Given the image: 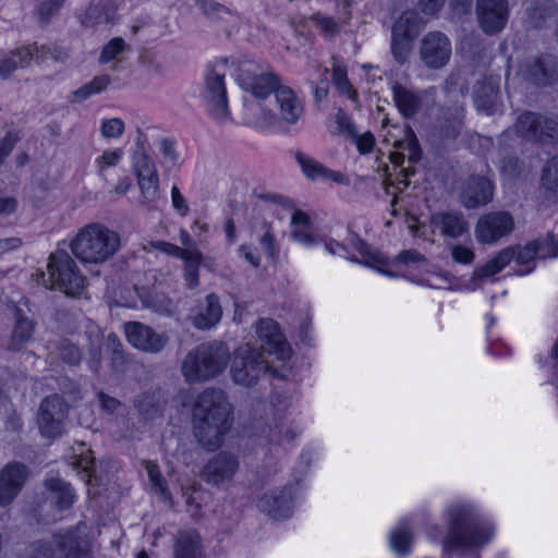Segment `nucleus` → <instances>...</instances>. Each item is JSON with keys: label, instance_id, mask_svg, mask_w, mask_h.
Masks as SVG:
<instances>
[{"label": "nucleus", "instance_id": "nucleus-31", "mask_svg": "<svg viewBox=\"0 0 558 558\" xmlns=\"http://www.w3.org/2000/svg\"><path fill=\"white\" fill-rule=\"evenodd\" d=\"M45 486L50 492V497L59 510L69 509L73 505L75 495L70 483L59 477H50L45 481Z\"/></svg>", "mask_w": 558, "mask_h": 558}, {"label": "nucleus", "instance_id": "nucleus-58", "mask_svg": "<svg viewBox=\"0 0 558 558\" xmlns=\"http://www.w3.org/2000/svg\"><path fill=\"white\" fill-rule=\"evenodd\" d=\"M123 150L121 148H117L113 150H105L101 156L96 159V165L98 167V174L104 177V172L109 167L117 166L122 159Z\"/></svg>", "mask_w": 558, "mask_h": 558}, {"label": "nucleus", "instance_id": "nucleus-5", "mask_svg": "<svg viewBox=\"0 0 558 558\" xmlns=\"http://www.w3.org/2000/svg\"><path fill=\"white\" fill-rule=\"evenodd\" d=\"M48 279H44L47 288L63 291L70 296H80L86 288V278L80 272L76 263L64 250H58L49 257L47 265ZM45 278V274L41 272Z\"/></svg>", "mask_w": 558, "mask_h": 558}, {"label": "nucleus", "instance_id": "nucleus-11", "mask_svg": "<svg viewBox=\"0 0 558 558\" xmlns=\"http://www.w3.org/2000/svg\"><path fill=\"white\" fill-rule=\"evenodd\" d=\"M451 54V41L448 36L441 32H428L420 41V61L428 70H440L445 68L449 63Z\"/></svg>", "mask_w": 558, "mask_h": 558}, {"label": "nucleus", "instance_id": "nucleus-57", "mask_svg": "<svg viewBox=\"0 0 558 558\" xmlns=\"http://www.w3.org/2000/svg\"><path fill=\"white\" fill-rule=\"evenodd\" d=\"M109 21V15L101 5H92L86 10L82 24L85 27H95L100 24H108Z\"/></svg>", "mask_w": 558, "mask_h": 558}, {"label": "nucleus", "instance_id": "nucleus-19", "mask_svg": "<svg viewBox=\"0 0 558 558\" xmlns=\"http://www.w3.org/2000/svg\"><path fill=\"white\" fill-rule=\"evenodd\" d=\"M521 73L536 86L550 85L558 76V60L551 54L534 58L523 64Z\"/></svg>", "mask_w": 558, "mask_h": 558}, {"label": "nucleus", "instance_id": "nucleus-59", "mask_svg": "<svg viewBox=\"0 0 558 558\" xmlns=\"http://www.w3.org/2000/svg\"><path fill=\"white\" fill-rule=\"evenodd\" d=\"M267 437L270 444L282 445L284 441H292L295 433L284 424H276L275 427H269Z\"/></svg>", "mask_w": 558, "mask_h": 558}, {"label": "nucleus", "instance_id": "nucleus-27", "mask_svg": "<svg viewBox=\"0 0 558 558\" xmlns=\"http://www.w3.org/2000/svg\"><path fill=\"white\" fill-rule=\"evenodd\" d=\"M392 96L396 107L405 119L413 118L422 108V97L418 93L395 83Z\"/></svg>", "mask_w": 558, "mask_h": 558}, {"label": "nucleus", "instance_id": "nucleus-25", "mask_svg": "<svg viewBox=\"0 0 558 558\" xmlns=\"http://www.w3.org/2000/svg\"><path fill=\"white\" fill-rule=\"evenodd\" d=\"M499 94V77L485 76L474 87V101L476 108L487 114L495 112Z\"/></svg>", "mask_w": 558, "mask_h": 558}, {"label": "nucleus", "instance_id": "nucleus-18", "mask_svg": "<svg viewBox=\"0 0 558 558\" xmlns=\"http://www.w3.org/2000/svg\"><path fill=\"white\" fill-rule=\"evenodd\" d=\"M476 14L486 34H497L504 29L508 20L507 0H477Z\"/></svg>", "mask_w": 558, "mask_h": 558}, {"label": "nucleus", "instance_id": "nucleus-6", "mask_svg": "<svg viewBox=\"0 0 558 558\" xmlns=\"http://www.w3.org/2000/svg\"><path fill=\"white\" fill-rule=\"evenodd\" d=\"M510 131L531 143L554 144L558 142V118L524 111L507 132Z\"/></svg>", "mask_w": 558, "mask_h": 558}, {"label": "nucleus", "instance_id": "nucleus-61", "mask_svg": "<svg viewBox=\"0 0 558 558\" xmlns=\"http://www.w3.org/2000/svg\"><path fill=\"white\" fill-rule=\"evenodd\" d=\"M59 389L72 402H76L82 399V390L80 385L69 377H62L59 380Z\"/></svg>", "mask_w": 558, "mask_h": 558}, {"label": "nucleus", "instance_id": "nucleus-32", "mask_svg": "<svg viewBox=\"0 0 558 558\" xmlns=\"http://www.w3.org/2000/svg\"><path fill=\"white\" fill-rule=\"evenodd\" d=\"M413 538L412 524L405 519L400 521V523L391 531L389 542L395 553L400 556H405L411 551Z\"/></svg>", "mask_w": 558, "mask_h": 558}, {"label": "nucleus", "instance_id": "nucleus-23", "mask_svg": "<svg viewBox=\"0 0 558 558\" xmlns=\"http://www.w3.org/2000/svg\"><path fill=\"white\" fill-rule=\"evenodd\" d=\"M222 317V306L219 296L215 293L208 294L203 302L196 306L191 314L192 325L199 330H207L215 327Z\"/></svg>", "mask_w": 558, "mask_h": 558}, {"label": "nucleus", "instance_id": "nucleus-62", "mask_svg": "<svg viewBox=\"0 0 558 558\" xmlns=\"http://www.w3.org/2000/svg\"><path fill=\"white\" fill-rule=\"evenodd\" d=\"M146 470H147L148 477L153 484L155 492L159 493L162 496H166L167 488H166L162 475L158 469V465L149 462L146 465Z\"/></svg>", "mask_w": 558, "mask_h": 558}, {"label": "nucleus", "instance_id": "nucleus-20", "mask_svg": "<svg viewBox=\"0 0 558 558\" xmlns=\"http://www.w3.org/2000/svg\"><path fill=\"white\" fill-rule=\"evenodd\" d=\"M257 507L274 520L289 519L293 512L291 488L283 487L265 494L258 500Z\"/></svg>", "mask_w": 558, "mask_h": 558}, {"label": "nucleus", "instance_id": "nucleus-7", "mask_svg": "<svg viewBox=\"0 0 558 558\" xmlns=\"http://www.w3.org/2000/svg\"><path fill=\"white\" fill-rule=\"evenodd\" d=\"M228 60H221L207 66L205 77V99L210 116L219 121L229 118L228 99L225 86V75Z\"/></svg>", "mask_w": 558, "mask_h": 558}, {"label": "nucleus", "instance_id": "nucleus-21", "mask_svg": "<svg viewBox=\"0 0 558 558\" xmlns=\"http://www.w3.org/2000/svg\"><path fill=\"white\" fill-rule=\"evenodd\" d=\"M493 194L494 186L488 179L481 175H472L465 181L460 199L465 208L473 209L489 203Z\"/></svg>", "mask_w": 558, "mask_h": 558}, {"label": "nucleus", "instance_id": "nucleus-37", "mask_svg": "<svg viewBox=\"0 0 558 558\" xmlns=\"http://www.w3.org/2000/svg\"><path fill=\"white\" fill-rule=\"evenodd\" d=\"M424 24L425 21L415 10H408L395 22L391 32L415 39Z\"/></svg>", "mask_w": 558, "mask_h": 558}, {"label": "nucleus", "instance_id": "nucleus-64", "mask_svg": "<svg viewBox=\"0 0 558 558\" xmlns=\"http://www.w3.org/2000/svg\"><path fill=\"white\" fill-rule=\"evenodd\" d=\"M450 251L452 259L457 263L469 265L474 260L475 254L468 246L456 244L451 246Z\"/></svg>", "mask_w": 558, "mask_h": 558}, {"label": "nucleus", "instance_id": "nucleus-9", "mask_svg": "<svg viewBox=\"0 0 558 558\" xmlns=\"http://www.w3.org/2000/svg\"><path fill=\"white\" fill-rule=\"evenodd\" d=\"M53 545L64 554V558L93 557L87 539L80 536L77 531H69L64 534H56L52 543L41 541L33 543L29 558H53Z\"/></svg>", "mask_w": 558, "mask_h": 558}, {"label": "nucleus", "instance_id": "nucleus-46", "mask_svg": "<svg viewBox=\"0 0 558 558\" xmlns=\"http://www.w3.org/2000/svg\"><path fill=\"white\" fill-rule=\"evenodd\" d=\"M414 40L391 32V53L398 63L403 64L408 60Z\"/></svg>", "mask_w": 558, "mask_h": 558}, {"label": "nucleus", "instance_id": "nucleus-10", "mask_svg": "<svg viewBox=\"0 0 558 558\" xmlns=\"http://www.w3.org/2000/svg\"><path fill=\"white\" fill-rule=\"evenodd\" d=\"M69 407L57 393L47 396L39 404L37 423L40 434L47 438H58L63 434Z\"/></svg>", "mask_w": 558, "mask_h": 558}, {"label": "nucleus", "instance_id": "nucleus-14", "mask_svg": "<svg viewBox=\"0 0 558 558\" xmlns=\"http://www.w3.org/2000/svg\"><path fill=\"white\" fill-rule=\"evenodd\" d=\"M124 332L131 345L146 353H159L169 341L166 333L157 332L140 322L125 323Z\"/></svg>", "mask_w": 558, "mask_h": 558}, {"label": "nucleus", "instance_id": "nucleus-36", "mask_svg": "<svg viewBox=\"0 0 558 558\" xmlns=\"http://www.w3.org/2000/svg\"><path fill=\"white\" fill-rule=\"evenodd\" d=\"M29 49H14L0 59V78L8 80L17 69L29 65Z\"/></svg>", "mask_w": 558, "mask_h": 558}, {"label": "nucleus", "instance_id": "nucleus-35", "mask_svg": "<svg viewBox=\"0 0 558 558\" xmlns=\"http://www.w3.org/2000/svg\"><path fill=\"white\" fill-rule=\"evenodd\" d=\"M541 187L546 199L550 203H558V155L543 168Z\"/></svg>", "mask_w": 558, "mask_h": 558}, {"label": "nucleus", "instance_id": "nucleus-50", "mask_svg": "<svg viewBox=\"0 0 558 558\" xmlns=\"http://www.w3.org/2000/svg\"><path fill=\"white\" fill-rule=\"evenodd\" d=\"M74 460L71 462L73 468L78 471V474L82 475V478L85 481L87 485H92L94 472H95V459L88 453H81L73 458Z\"/></svg>", "mask_w": 558, "mask_h": 558}, {"label": "nucleus", "instance_id": "nucleus-54", "mask_svg": "<svg viewBox=\"0 0 558 558\" xmlns=\"http://www.w3.org/2000/svg\"><path fill=\"white\" fill-rule=\"evenodd\" d=\"M107 349L111 352V363L116 369L121 368L126 362L123 353V344L116 333H109L107 337Z\"/></svg>", "mask_w": 558, "mask_h": 558}, {"label": "nucleus", "instance_id": "nucleus-48", "mask_svg": "<svg viewBox=\"0 0 558 558\" xmlns=\"http://www.w3.org/2000/svg\"><path fill=\"white\" fill-rule=\"evenodd\" d=\"M133 168L137 179L157 177L155 162L144 150H136L133 156Z\"/></svg>", "mask_w": 558, "mask_h": 558}, {"label": "nucleus", "instance_id": "nucleus-52", "mask_svg": "<svg viewBox=\"0 0 558 558\" xmlns=\"http://www.w3.org/2000/svg\"><path fill=\"white\" fill-rule=\"evenodd\" d=\"M65 0H44L36 9V16L40 24L47 25L58 14Z\"/></svg>", "mask_w": 558, "mask_h": 558}, {"label": "nucleus", "instance_id": "nucleus-60", "mask_svg": "<svg viewBox=\"0 0 558 558\" xmlns=\"http://www.w3.org/2000/svg\"><path fill=\"white\" fill-rule=\"evenodd\" d=\"M124 122L119 118L104 120L101 124V135L106 138L120 137L124 132Z\"/></svg>", "mask_w": 558, "mask_h": 558}, {"label": "nucleus", "instance_id": "nucleus-53", "mask_svg": "<svg viewBox=\"0 0 558 558\" xmlns=\"http://www.w3.org/2000/svg\"><path fill=\"white\" fill-rule=\"evenodd\" d=\"M159 148L162 154V165L169 170L179 166V154L175 149V142L171 138H161Z\"/></svg>", "mask_w": 558, "mask_h": 558}, {"label": "nucleus", "instance_id": "nucleus-42", "mask_svg": "<svg viewBox=\"0 0 558 558\" xmlns=\"http://www.w3.org/2000/svg\"><path fill=\"white\" fill-rule=\"evenodd\" d=\"M513 252V258L519 266L515 270L517 275L524 276L530 274L535 267V258L538 257L537 246L534 245L533 241L527 243L525 246L511 247Z\"/></svg>", "mask_w": 558, "mask_h": 558}, {"label": "nucleus", "instance_id": "nucleus-63", "mask_svg": "<svg viewBox=\"0 0 558 558\" xmlns=\"http://www.w3.org/2000/svg\"><path fill=\"white\" fill-rule=\"evenodd\" d=\"M21 49H29V52L32 53V58H34L35 56L37 58L39 57H46L47 54H50L52 58L54 59H59L61 58L63 54H65L61 48H58V47H48V46H38L36 43L31 45V46H27V47H22ZM33 59H31L32 61Z\"/></svg>", "mask_w": 558, "mask_h": 558}, {"label": "nucleus", "instance_id": "nucleus-17", "mask_svg": "<svg viewBox=\"0 0 558 558\" xmlns=\"http://www.w3.org/2000/svg\"><path fill=\"white\" fill-rule=\"evenodd\" d=\"M29 475L28 468L21 462H10L0 471V506L10 505L19 495Z\"/></svg>", "mask_w": 558, "mask_h": 558}, {"label": "nucleus", "instance_id": "nucleus-22", "mask_svg": "<svg viewBox=\"0 0 558 558\" xmlns=\"http://www.w3.org/2000/svg\"><path fill=\"white\" fill-rule=\"evenodd\" d=\"M173 558H207L203 537L195 529L179 530L173 537Z\"/></svg>", "mask_w": 558, "mask_h": 558}, {"label": "nucleus", "instance_id": "nucleus-38", "mask_svg": "<svg viewBox=\"0 0 558 558\" xmlns=\"http://www.w3.org/2000/svg\"><path fill=\"white\" fill-rule=\"evenodd\" d=\"M512 258L513 252L511 247L502 250L485 265L476 267L473 271L472 279L483 280L498 274L512 260Z\"/></svg>", "mask_w": 558, "mask_h": 558}, {"label": "nucleus", "instance_id": "nucleus-41", "mask_svg": "<svg viewBox=\"0 0 558 558\" xmlns=\"http://www.w3.org/2000/svg\"><path fill=\"white\" fill-rule=\"evenodd\" d=\"M111 84V77L108 74L95 76L90 82L71 93L70 100L72 102H82L89 97L106 90Z\"/></svg>", "mask_w": 558, "mask_h": 558}, {"label": "nucleus", "instance_id": "nucleus-15", "mask_svg": "<svg viewBox=\"0 0 558 558\" xmlns=\"http://www.w3.org/2000/svg\"><path fill=\"white\" fill-rule=\"evenodd\" d=\"M239 465V459L235 454L221 451L207 461L201 475L206 483L219 486L233 478Z\"/></svg>", "mask_w": 558, "mask_h": 558}, {"label": "nucleus", "instance_id": "nucleus-28", "mask_svg": "<svg viewBox=\"0 0 558 558\" xmlns=\"http://www.w3.org/2000/svg\"><path fill=\"white\" fill-rule=\"evenodd\" d=\"M276 99L281 118L287 123H296L303 114V106L295 93L288 86H281L276 89Z\"/></svg>", "mask_w": 558, "mask_h": 558}, {"label": "nucleus", "instance_id": "nucleus-39", "mask_svg": "<svg viewBox=\"0 0 558 558\" xmlns=\"http://www.w3.org/2000/svg\"><path fill=\"white\" fill-rule=\"evenodd\" d=\"M557 12V4L554 0H534L526 8V15L530 24L536 28L542 27L547 19Z\"/></svg>", "mask_w": 558, "mask_h": 558}, {"label": "nucleus", "instance_id": "nucleus-56", "mask_svg": "<svg viewBox=\"0 0 558 558\" xmlns=\"http://www.w3.org/2000/svg\"><path fill=\"white\" fill-rule=\"evenodd\" d=\"M335 122L337 124V133L347 136L348 138L356 137V128L350 116L341 108L335 114Z\"/></svg>", "mask_w": 558, "mask_h": 558}, {"label": "nucleus", "instance_id": "nucleus-12", "mask_svg": "<svg viewBox=\"0 0 558 558\" xmlns=\"http://www.w3.org/2000/svg\"><path fill=\"white\" fill-rule=\"evenodd\" d=\"M236 80L242 89L252 93L257 98H266L281 87L275 73L259 71L253 63L242 64L239 68Z\"/></svg>", "mask_w": 558, "mask_h": 558}, {"label": "nucleus", "instance_id": "nucleus-51", "mask_svg": "<svg viewBox=\"0 0 558 558\" xmlns=\"http://www.w3.org/2000/svg\"><path fill=\"white\" fill-rule=\"evenodd\" d=\"M537 246L538 258H550L558 256V235L547 233L546 236L533 241Z\"/></svg>", "mask_w": 558, "mask_h": 558}, {"label": "nucleus", "instance_id": "nucleus-44", "mask_svg": "<svg viewBox=\"0 0 558 558\" xmlns=\"http://www.w3.org/2000/svg\"><path fill=\"white\" fill-rule=\"evenodd\" d=\"M137 184L141 190L140 203L148 209H154L160 197L158 175L137 179Z\"/></svg>", "mask_w": 558, "mask_h": 558}, {"label": "nucleus", "instance_id": "nucleus-8", "mask_svg": "<svg viewBox=\"0 0 558 558\" xmlns=\"http://www.w3.org/2000/svg\"><path fill=\"white\" fill-rule=\"evenodd\" d=\"M271 369L263 354L245 344L240 347L235 353L231 365V376L234 383L250 387L257 383L260 375Z\"/></svg>", "mask_w": 558, "mask_h": 558}, {"label": "nucleus", "instance_id": "nucleus-1", "mask_svg": "<svg viewBox=\"0 0 558 558\" xmlns=\"http://www.w3.org/2000/svg\"><path fill=\"white\" fill-rule=\"evenodd\" d=\"M442 520L447 529L440 539L445 550L480 548L495 535L494 523L481 513L474 502L468 500L448 504L442 511Z\"/></svg>", "mask_w": 558, "mask_h": 558}, {"label": "nucleus", "instance_id": "nucleus-55", "mask_svg": "<svg viewBox=\"0 0 558 558\" xmlns=\"http://www.w3.org/2000/svg\"><path fill=\"white\" fill-rule=\"evenodd\" d=\"M201 10L213 21L225 20L227 16L231 15V11L216 0H202Z\"/></svg>", "mask_w": 558, "mask_h": 558}, {"label": "nucleus", "instance_id": "nucleus-45", "mask_svg": "<svg viewBox=\"0 0 558 558\" xmlns=\"http://www.w3.org/2000/svg\"><path fill=\"white\" fill-rule=\"evenodd\" d=\"M53 348L58 356L66 364L76 366L82 361L81 349L69 339H60L54 342Z\"/></svg>", "mask_w": 558, "mask_h": 558}, {"label": "nucleus", "instance_id": "nucleus-3", "mask_svg": "<svg viewBox=\"0 0 558 558\" xmlns=\"http://www.w3.org/2000/svg\"><path fill=\"white\" fill-rule=\"evenodd\" d=\"M71 251L83 263L101 264L120 248V235L100 223L82 228L71 242Z\"/></svg>", "mask_w": 558, "mask_h": 558}, {"label": "nucleus", "instance_id": "nucleus-26", "mask_svg": "<svg viewBox=\"0 0 558 558\" xmlns=\"http://www.w3.org/2000/svg\"><path fill=\"white\" fill-rule=\"evenodd\" d=\"M296 160L301 166L304 174L311 180L322 179L330 180L338 184H349V179L343 173L328 169L302 153L296 154Z\"/></svg>", "mask_w": 558, "mask_h": 558}, {"label": "nucleus", "instance_id": "nucleus-34", "mask_svg": "<svg viewBox=\"0 0 558 558\" xmlns=\"http://www.w3.org/2000/svg\"><path fill=\"white\" fill-rule=\"evenodd\" d=\"M291 236L294 241L306 246L315 244V239L312 235V221L306 213L295 209L291 217Z\"/></svg>", "mask_w": 558, "mask_h": 558}, {"label": "nucleus", "instance_id": "nucleus-4", "mask_svg": "<svg viewBox=\"0 0 558 558\" xmlns=\"http://www.w3.org/2000/svg\"><path fill=\"white\" fill-rule=\"evenodd\" d=\"M230 361V353L221 342L201 343L182 362V374L189 383H204L219 376Z\"/></svg>", "mask_w": 558, "mask_h": 558}, {"label": "nucleus", "instance_id": "nucleus-30", "mask_svg": "<svg viewBox=\"0 0 558 558\" xmlns=\"http://www.w3.org/2000/svg\"><path fill=\"white\" fill-rule=\"evenodd\" d=\"M350 244L356 252L360 253V255L362 256V259L359 260L355 257H347L348 259L355 262V263L364 264L368 267L377 268L381 274L389 276V277H395L393 272L379 269L380 265L387 264L386 259L379 253L373 251L368 246V244L366 242H364L361 238H359L356 234L351 235Z\"/></svg>", "mask_w": 558, "mask_h": 558}, {"label": "nucleus", "instance_id": "nucleus-16", "mask_svg": "<svg viewBox=\"0 0 558 558\" xmlns=\"http://www.w3.org/2000/svg\"><path fill=\"white\" fill-rule=\"evenodd\" d=\"M256 333L262 347L278 360L286 361L291 356V348L280 331L279 325L271 318L259 319L256 324Z\"/></svg>", "mask_w": 558, "mask_h": 558}, {"label": "nucleus", "instance_id": "nucleus-13", "mask_svg": "<svg viewBox=\"0 0 558 558\" xmlns=\"http://www.w3.org/2000/svg\"><path fill=\"white\" fill-rule=\"evenodd\" d=\"M514 228V220L507 211L489 213L481 217L475 227L480 243L492 244L508 235Z\"/></svg>", "mask_w": 558, "mask_h": 558}, {"label": "nucleus", "instance_id": "nucleus-40", "mask_svg": "<svg viewBox=\"0 0 558 558\" xmlns=\"http://www.w3.org/2000/svg\"><path fill=\"white\" fill-rule=\"evenodd\" d=\"M464 111L462 108L447 110L440 124V136L445 140H456L463 129Z\"/></svg>", "mask_w": 558, "mask_h": 558}, {"label": "nucleus", "instance_id": "nucleus-49", "mask_svg": "<svg viewBox=\"0 0 558 558\" xmlns=\"http://www.w3.org/2000/svg\"><path fill=\"white\" fill-rule=\"evenodd\" d=\"M128 49L129 46L122 37H114L102 47L98 62L100 64H107L113 60L119 61V56Z\"/></svg>", "mask_w": 558, "mask_h": 558}, {"label": "nucleus", "instance_id": "nucleus-43", "mask_svg": "<svg viewBox=\"0 0 558 558\" xmlns=\"http://www.w3.org/2000/svg\"><path fill=\"white\" fill-rule=\"evenodd\" d=\"M184 262V280L187 289H195L199 284V266L203 255L198 250H190L181 258Z\"/></svg>", "mask_w": 558, "mask_h": 558}, {"label": "nucleus", "instance_id": "nucleus-29", "mask_svg": "<svg viewBox=\"0 0 558 558\" xmlns=\"http://www.w3.org/2000/svg\"><path fill=\"white\" fill-rule=\"evenodd\" d=\"M15 325L8 343L10 351L23 350L33 339L36 327L35 322L24 316L20 308L15 312Z\"/></svg>", "mask_w": 558, "mask_h": 558}, {"label": "nucleus", "instance_id": "nucleus-47", "mask_svg": "<svg viewBox=\"0 0 558 558\" xmlns=\"http://www.w3.org/2000/svg\"><path fill=\"white\" fill-rule=\"evenodd\" d=\"M332 82L341 94L347 95L351 99L356 98L357 94L348 80L345 66L336 59H333L332 63Z\"/></svg>", "mask_w": 558, "mask_h": 558}, {"label": "nucleus", "instance_id": "nucleus-33", "mask_svg": "<svg viewBox=\"0 0 558 558\" xmlns=\"http://www.w3.org/2000/svg\"><path fill=\"white\" fill-rule=\"evenodd\" d=\"M85 337L88 341V367L93 372H98L101 364V347L104 335L100 328L94 323H88L85 328Z\"/></svg>", "mask_w": 558, "mask_h": 558}, {"label": "nucleus", "instance_id": "nucleus-24", "mask_svg": "<svg viewBox=\"0 0 558 558\" xmlns=\"http://www.w3.org/2000/svg\"><path fill=\"white\" fill-rule=\"evenodd\" d=\"M433 231L449 238H459L469 230V222L462 213L449 210L433 214L429 219Z\"/></svg>", "mask_w": 558, "mask_h": 558}, {"label": "nucleus", "instance_id": "nucleus-2", "mask_svg": "<svg viewBox=\"0 0 558 558\" xmlns=\"http://www.w3.org/2000/svg\"><path fill=\"white\" fill-rule=\"evenodd\" d=\"M193 433L207 451L218 449L233 423V410L223 390L206 388L192 409Z\"/></svg>", "mask_w": 558, "mask_h": 558}]
</instances>
